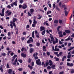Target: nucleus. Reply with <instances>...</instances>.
Segmentation results:
<instances>
[{
  "mask_svg": "<svg viewBox=\"0 0 74 74\" xmlns=\"http://www.w3.org/2000/svg\"><path fill=\"white\" fill-rule=\"evenodd\" d=\"M35 25H36V24H32V27H35Z\"/></svg>",
  "mask_w": 74,
  "mask_h": 74,
  "instance_id": "nucleus-61",
  "label": "nucleus"
},
{
  "mask_svg": "<svg viewBox=\"0 0 74 74\" xmlns=\"http://www.w3.org/2000/svg\"><path fill=\"white\" fill-rule=\"evenodd\" d=\"M34 58L35 60H36V59H38V58L37 56H35Z\"/></svg>",
  "mask_w": 74,
  "mask_h": 74,
  "instance_id": "nucleus-56",
  "label": "nucleus"
},
{
  "mask_svg": "<svg viewBox=\"0 0 74 74\" xmlns=\"http://www.w3.org/2000/svg\"><path fill=\"white\" fill-rule=\"evenodd\" d=\"M29 25H27V26H26V28H29Z\"/></svg>",
  "mask_w": 74,
  "mask_h": 74,
  "instance_id": "nucleus-63",
  "label": "nucleus"
},
{
  "mask_svg": "<svg viewBox=\"0 0 74 74\" xmlns=\"http://www.w3.org/2000/svg\"><path fill=\"white\" fill-rule=\"evenodd\" d=\"M25 37H23L21 38V40H22V41H23V40H25Z\"/></svg>",
  "mask_w": 74,
  "mask_h": 74,
  "instance_id": "nucleus-36",
  "label": "nucleus"
},
{
  "mask_svg": "<svg viewBox=\"0 0 74 74\" xmlns=\"http://www.w3.org/2000/svg\"><path fill=\"white\" fill-rule=\"evenodd\" d=\"M0 70H1V71L2 72H3V69H2V67L0 68Z\"/></svg>",
  "mask_w": 74,
  "mask_h": 74,
  "instance_id": "nucleus-41",
  "label": "nucleus"
},
{
  "mask_svg": "<svg viewBox=\"0 0 74 74\" xmlns=\"http://www.w3.org/2000/svg\"><path fill=\"white\" fill-rule=\"evenodd\" d=\"M71 56V54H70L69 55H68L67 56V58H68V59H70Z\"/></svg>",
  "mask_w": 74,
  "mask_h": 74,
  "instance_id": "nucleus-23",
  "label": "nucleus"
},
{
  "mask_svg": "<svg viewBox=\"0 0 74 74\" xmlns=\"http://www.w3.org/2000/svg\"><path fill=\"white\" fill-rule=\"evenodd\" d=\"M21 56L23 57V58H25V57H26V54H24L23 53H22L21 54Z\"/></svg>",
  "mask_w": 74,
  "mask_h": 74,
  "instance_id": "nucleus-6",
  "label": "nucleus"
},
{
  "mask_svg": "<svg viewBox=\"0 0 74 74\" xmlns=\"http://www.w3.org/2000/svg\"><path fill=\"white\" fill-rule=\"evenodd\" d=\"M45 64H46V66H48V65L49 64V63H47L46 62Z\"/></svg>",
  "mask_w": 74,
  "mask_h": 74,
  "instance_id": "nucleus-47",
  "label": "nucleus"
},
{
  "mask_svg": "<svg viewBox=\"0 0 74 74\" xmlns=\"http://www.w3.org/2000/svg\"><path fill=\"white\" fill-rule=\"evenodd\" d=\"M56 9L58 11H60V10L59 9V8H58V7H56Z\"/></svg>",
  "mask_w": 74,
  "mask_h": 74,
  "instance_id": "nucleus-57",
  "label": "nucleus"
},
{
  "mask_svg": "<svg viewBox=\"0 0 74 74\" xmlns=\"http://www.w3.org/2000/svg\"><path fill=\"white\" fill-rule=\"evenodd\" d=\"M22 8L23 9H25L27 8V5L26 4H24L22 6Z\"/></svg>",
  "mask_w": 74,
  "mask_h": 74,
  "instance_id": "nucleus-4",
  "label": "nucleus"
},
{
  "mask_svg": "<svg viewBox=\"0 0 74 74\" xmlns=\"http://www.w3.org/2000/svg\"><path fill=\"white\" fill-rule=\"evenodd\" d=\"M36 63L38 66H41V61L40 62V59H38L36 61Z\"/></svg>",
  "mask_w": 74,
  "mask_h": 74,
  "instance_id": "nucleus-1",
  "label": "nucleus"
},
{
  "mask_svg": "<svg viewBox=\"0 0 74 74\" xmlns=\"http://www.w3.org/2000/svg\"><path fill=\"white\" fill-rule=\"evenodd\" d=\"M32 37H33V38H34V31H33L32 32Z\"/></svg>",
  "mask_w": 74,
  "mask_h": 74,
  "instance_id": "nucleus-18",
  "label": "nucleus"
},
{
  "mask_svg": "<svg viewBox=\"0 0 74 74\" xmlns=\"http://www.w3.org/2000/svg\"><path fill=\"white\" fill-rule=\"evenodd\" d=\"M52 73V71H51L49 72V74H53V73Z\"/></svg>",
  "mask_w": 74,
  "mask_h": 74,
  "instance_id": "nucleus-64",
  "label": "nucleus"
},
{
  "mask_svg": "<svg viewBox=\"0 0 74 74\" xmlns=\"http://www.w3.org/2000/svg\"><path fill=\"white\" fill-rule=\"evenodd\" d=\"M30 13H31V14H32L33 13V12H34V9H31L30 10Z\"/></svg>",
  "mask_w": 74,
  "mask_h": 74,
  "instance_id": "nucleus-8",
  "label": "nucleus"
},
{
  "mask_svg": "<svg viewBox=\"0 0 74 74\" xmlns=\"http://www.w3.org/2000/svg\"><path fill=\"white\" fill-rule=\"evenodd\" d=\"M12 69H9V71L8 72V74H12Z\"/></svg>",
  "mask_w": 74,
  "mask_h": 74,
  "instance_id": "nucleus-7",
  "label": "nucleus"
},
{
  "mask_svg": "<svg viewBox=\"0 0 74 74\" xmlns=\"http://www.w3.org/2000/svg\"><path fill=\"white\" fill-rule=\"evenodd\" d=\"M74 47H70V48L68 49V51H71V50L72 49H74Z\"/></svg>",
  "mask_w": 74,
  "mask_h": 74,
  "instance_id": "nucleus-10",
  "label": "nucleus"
},
{
  "mask_svg": "<svg viewBox=\"0 0 74 74\" xmlns=\"http://www.w3.org/2000/svg\"><path fill=\"white\" fill-rule=\"evenodd\" d=\"M53 9H54L55 7H56V5L54 4H53Z\"/></svg>",
  "mask_w": 74,
  "mask_h": 74,
  "instance_id": "nucleus-45",
  "label": "nucleus"
},
{
  "mask_svg": "<svg viewBox=\"0 0 74 74\" xmlns=\"http://www.w3.org/2000/svg\"><path fill=\"white\" fill-rule=\"evenodd\" d=\"M18 61L19 62H20L21 63H22V60H18Z\"/></svg>",
  "mask_w": 74,
  "mask_h": 74,
  "instance_id": "nucleus-38",
  "label": "nucleus"
},
{
  "mask_svg": "<svg viewBox=\"0 0 74 74\" xmlns=\"http://www.w3.org/2000/svg\"><path fill=\"white\" fill-rule=\"evenodd\" d=\"M55 38L56 39V43H58V39L56 37H55Z\"/></svg>",
  "mask_w": 74,
  "mask_h": 74,
  "instance_id": "nucleus-20",
  "label": "nucleus"
},
{
  "mask_svg": "<svg viewBox=\"0 0 74 74\" xmlns=\"http://www.w3.org/2000/svg\"><path fill=\"white\" fill-rule=\"evenodd\" d=\"M34 49H33L32 48H31L30 49V53H32V52H33L34 51Z\"/></svg>",
  "mask_w": 74,
  "mask_h": 74,
  "instance_id": "nucleus-15",
  "label": "nucleus"
},
{
  "mask_svg": "<svg viewBox=\"0 0 74 74\" xmlns=\"http://www.w3.org/2000/svg\"><path fill=\"white\" fill-rule=\"evenodd\" d=\"M59 55L60 56H62V52H60L59 53Z\"/></svg>",
  "mask_w": 74,
  "mask_h": 74,
  "instance_id": "nucleus-49",
  "label": "nucleus"
},
{
  "mask_svg": "<svg viewBox=\"0 0 74 74\" xmlns=\"http://www.w3.org/2000/svg\"><path fill=\"white\" fill-rule=\"evenodd\" d=\"M58 34L60 35H59V37H63V34H62V31L59 32H58Z\"/></svg>",
  "mask_w": 74,
  "mask_h": 74,
  "instance_id": "nucleus-3",
  "label": "nucleus"
},
{
  "mask_svg": "<svg viewBox=\"0 0 74 74\" xmlns=\"http://www.w3.org/2000/svg\"><path fill=\"white\" fill-rule=\"evenodd\" d=\"M62 7L63 8V7H66V6L65 5H62Z\"/></svg>",
  "mask_w": 74,
  "mask_h": 74,
  "instance_id": "nucleus-59",
  "label": "nucleus"
},
{
  "mask_svg": "<svg viewBox=\"0 0 74 74\" xmlns=\"http://www.w3.org/2000/svg\"><path fill=\"white\" fill-rule=\"evenodd\" d=\"M59 22L60 23H62V20H59Z\"/></svg>",
  "mask_w": 74,
  "mask_h": 74,
  "instance_id": "nucleus-48",
  "label": "nucleus"
},
{
  "mask_svg": "<svg viewBox=\"0 0 74 74\" xmlns=\"http://www.w3.org/2000/svg\"><path fill=\"white\" fill-rule=\"evenodd\" d=\"M20 3H21V4H22L23 3V0H20Z\"/></svg>",
  "mask_w": 74,
  "mask_h": 74,
  "instance_id": "nucleus-28",
  "label": "nucleus"
},
{
  "mask_svg": "<svg viewBox=\"0 0 74 74\" xmlns=\"http://www.w3.org/2000/svg\"><path fill=\"white\" fill-rule=\"evenodd\" d=\"M12 14V12H10L8 14V16H9L10 15H11Z\"/></svg>",
  "mask_w": 74,
  "mask_h": 74,
  "instance_id": "nucleus-30",
  "label": "nucleus"
},
{
  "mask_svg": "<svg viewBox=\"0 0 74 74\" xmlns=\"http://www.w3.org/2000/svg\"><path fill=\"white\" fill-rule=\"evenodd\" d=\"M37 55H38V53H36V54L34 53L33 54V56L34 57H35V56H37Z\"/></svg>",
  "mask_w": 74,
  "mask_h": 74,
  "instance_id": "nucleus-26",
  "label": "nucleus"
},
{
  "mask_svg": "<svg viewBox=\"0 0 74 74\" xmlns=\"http://www.w3.org/2000/svg\"><path fill=\"white\" fill-rule=\"evenodd\" d=\"M1 55L3 56H5V53H3L1 54Z\"/></svg>",
  "mask_w": 74,
  "mask_h": 74,
  "instance_id": "nucleus-29",
  "label": "nucleus"
},
{
  "mask_svg": "<svg viewBox=\"0 0 74 74\" xmlns=\"http://www.w3.org/2000/svg\"><path fill=\"white\" fill-rule=\"evenodd\" d=\"M23 69L22 68H19L18 69L19 71H22Z\"/></svg>",
  "mask_w": 74,
  "mask_h": 74,
  "instance_id": "nucleus-51",
  "label": "nucleus"
},
{
  "mask_svg": "<svg viewBox=\"0 0 74 74\" xmlns=\"http://www.w3.org/2000/svg\"><path fill=\"white\" fill-rule=\"evenodd\" d=\"M30 41L31 40H29L27 41V43H28V44H30Z\"/></svg>",
  "mask_w": 74,
  "mask_h": 74,
  "instance_id": "nucleus-34",
  "label": "nucleus"
},
{
  "mask_svg": "<svg viewBox=\"0 0 74 74\" xmlns=\"http://www.w3.org/2000/svg\"><path fill=\"white\" fill-rule=\"evenodd\" d=\"M10 26L11 27V29H13V25H12V24H11L10 25Z\"/></svg>",
  "mask_w": 74,
  "mask_h": 74,
  "instance_id": "nucleus-42",
  "label": "nucleus"
},
{
  "mask_svg": "<svg viewBox=\"0 0 74 74\" xmlns=\"http://www.w3.org/2000/svg\"><path fill=\"white\" fill-rule=\"evenodd\" d=\"M54 51H59V49L57 48H55Z\"/></svg>",
  "mask_w": 74,
  "mask_h": 74,
  "instance_id": "nucleus-24",
  "label": "nucleus"
},
{
  "mask_svg": "<svg viewBox=\"0 0 74 74\" xmlns=\"http://www.w3.org/2000/svg\"><path fill=\"white\" fill-rule=\"evenodd\" d=\"M27 14L29 16H32V14H30L29 12H28Z\"/></svg>",
  "mask_w": 74,
  "mask_h": 74,
  "instance_id": "nucleus-31",
  "label": "nucleus"
},
{
  "mask_svg": "<svg viewBox=\"0 0 74 74\" xmlns=\"http://www.w3.org/2000/svg\"><path fill=\"white\" fill-rule=\"evenodd\" d=\"M23 35H26V32H23Z\"/></svg>",
  "mask_w": 74,
  "mask_h": 74,
  "instance_id": "nucleus-55",
  "label": "nucleus"
},
{
  "mask_svg": "<svg viewBox=\"0 0 74 74\" xmlns=\"http://www.w3.org/2000/svg\"><path fill=\"white\" fill-rule=\"evenodd\" d=\"M64 13L65 14L66 16H67V14H68V13H67V11L66 10H65L64 11Z\"/></svg>",
  "mask_w": 74,
  "mask_h": 74,
  "instance_id": "nucleus-27",
  "label": "nucleus"
},
{
  "mask_svg": "<svg viewBox=\"0 0 74 74\" xmlns=\"http://www.w3.org/2000/svg\"><path fill=\"white\" fill-rule=\"evenodd\" d=\"M52 66L51 67L52 69H55V65H52Z\"/></svg>",
  "mask_w": 74,
  "mask_h": 74,
  "instance_id": "nucleus-13",
  "label": "nucleus"
},
{
  "mask_svg": "<svg viewBox=\"0 0 74 74\" xmlns=\"http://www.w3.org/2000/svg\"><path fill=\"white\" fill-rule=\"evenodd\" d=\"M54 23L56 24H57V23H58V20H55L54 21Z\"/></svg>",
  "mask_w": 74,
  "mask_h": 74,
  "instance_id": "nucleus-21",
  "label": "nucleus"
},
{
  "mask_svg": "<svg viewBox=\"0 0 74 74\" xmlns=\"http://www.w3.org/2000/svg\"><path fill=\"white\" fill-rule=\"evenodd\" d=\"M8 36H10L11 35V33L10 32H9L8 33Z\"/></svg>",
  "mask_w": 74,
  "mask_h": 74,
  "instance_id": "nucleus-50",
  "label": "nucleus"
},
{
  "mask_svg": "<svg viewBox=\"0 0 74 74\" xmlns=\"http://www.w3.org/2000/svg\"><path fill=\"white\" fill-rule=\"evenodd\" d=\"M56 61H59V58H56Z\"/></svg>",
  "mask_w": 74,
  "mask_h": 74,
  "instance_id": "nucleus-62",
  "label": "nucleus"
},
{
  "mask_svg": "<svg viewBox=\"0 0 74 74\" xmlns=\"http://www.w3.org/2000/svg\"><path fill=\"white\" fill-rule=\"evenodd\" d=\"M66 58V56H64L63 58H62V61L63 62L64 60V59Z\"/></svg>",
  "mask_w": 74,
  "mask_h": 74,
  "instance_id": "nucleus-12",
  "label": "nucleus"
},
{
  "mask_svg": "<svg viewBox=\"0 0 74 74\" xmlns=\"http://www.w3.org/2000/svg\"><path fill=\"white\" fill-rule=\"evenodd\" d=\"M7 8H8L10 9L11 8V6L10 5H8L7 6Z\"/></svg>",
  "mask_w": 74,
  "mask_h": 74,
  "instance_id": "nucleus-43",
  "label": "nucleus"
},
{
  "mask_svg": "<svg viewBox=\"0 0 74 74\" xmlns=\"http://www.w3.org/2000/svg\"><path fill=\"white\" fill-rule=\"evenodd\" d=\"M47 55L48 56H49V55H50V53H49V52H47Z\"/></svg>",
  "mask_w": 74,
  "mask_h": 74,
  "instance_id": "nucleus-52",
  "label": "nucleus"
},
{
  "mask_svg": "<svg viewBox=\"0 0 74 74\" xmlns=\"http://www.w3.org/2000/svg\"><path fill=\"white\" fill-rule=\"evenodd\" d=\"M59 5H60V7H61V5H62V2H60L59 3Z\"/></svg>",
  "mask_w": 74,
  "mask_h": 74,
  "instance_id": "nucleus-46",
  "label": "nucleus"
},
{
  "mask_svg": "<svg viewBox=\"0 0 74 74\" xmlns=\"http://www.w3.org/2000/svg\"><path fill=\"white\" fill-rule=\"evenodd\" d=\"M59 44H63V42H61V41L60 40L59 41Z\"/></svg>",
  "mask_w": 74,
  "mask_h": 74,
  "instance_id": "nucleus-53",
  "label": "nucleus"
},
{
  "mask_svg": "<svg viewBox=\"0 0 74 74\" xmlns=\"http://www.w3.org/2000/svg\"><path fill=\"white\" fill-rule=\"evenodd\" d=\"M48 40H49L50 44H52V42H51V39H50V38H48Z\"/></svg>",
  "mask_w": 74,
  "mask_h": 74,
  "instance_id": "nucleus-33",
  "label": "nucleus"
},
{
  "mask_svg": "<svg viewBox=\"0 0 74 74\" xmlns=\"http://www.w3.org/2000/svg\"><path fill=\"white\" fill-rule=\"evenodd\" d=\"M70 73L71 74H73L74 73V69H71V72Z\"/></svg>",
  "mask_w": 74,
  "mask_h": 74,
  "instance_id": "nucleus-17",
  "label": "nucleus"
},
{
  "mask_svg": "<svg viewBox=\"0 0 74 74\" xmlns=\"http://www.w3.org/2000/svg\"><path fill=\"white\" fill-rule=\"evenodd\" d=\"M33 23L35 24V25H36V24H37V21L35 20L34 19Z\"/></svg>",
  "mask_w": 74,
  "mask_h": 74,
  "instance_id": "nucleus-19",
  "label": "nucleus"
},
{
  "mask_svg": "<svg viewBox=\"0 0 74 74\" xmlns=\"http://www.w3.org/2000/svg\"><path fill=\"white\" fill-rule=\"evenodd\" d=\"M35 71H32V73H31V74H35Z\"/></svg>",
  "mask_w": 74,
  "mask_h": 74,
  "instance_id": "nucleus-58",
  "label": "nucleus"
},
{
  "mask_svg": "<svg viewBox=\"0 0 74 74\" xmlns=\"http://www.w3.org/2000/svg\"><path fill=\"white\" fill-rule=\"evenodd\" d=\"M6 67L8 69H9V68H10V66H9V64H7L6 65Z\"/></svg>",
  "mask_w": 74,
  "mask_h": 74,
  "instance_id": "nucleus-35",
  "label": "nucleus"
},
{
  "mask_svg": "<svg viewBox=\"0 0 74 74\" xmlns=\"http://www.w3.org/2000/svg\"><path fill=\"white\" fill-rule=\"evenodd\" d=\"M49 62L50 63L49 65L51 66H52V64H53V63H52V62L51 60H49Z\"/></svg>",
  "mask_w": 74,
  "mask_h": 74,
  "instance_id": "nucleus-9",
  "label": "nucleus"
},
{
  "mask_svg": "<svg viewBox=\"0 0 74 74\" xmlns=\"http://www.w3.org/2000/svg\"><path fill=\"white\" fill-rule=\"evenodd\" d=\"M28 67L29 68H30L31 70H32L33 69V67L32 66H31L29 65H28Z\"/></svg>",
  "mask_w": 74,
  "mask_h": 74,
  "instance_id": "nucleus-25",
  "label": "nucleus"
},
{
  "mask_svg": "<svg viewBox=\"0 0 74 74\" xmlns=\"http://www.w3.org/2000/svg\"><path fill=\"white\" fill-rule=\"evenodd\" d=\"M29 46L30 47H33V45L30 44L29 45Z\"/></svg>",
  "mask_w": 74,
  "mask_h": 74,
  "instance_id": "nucleus-54",
  "label": "nucleus"
},
{
  "mask_svg": "<svg viewBox=\"0 0 74 74\" xmlns=\"http://www.w3.org/2000/svg\"><path fill=\"white\" fill-rule=\"evenodd\" d=\"M4 10H5V8H3L2 9V13H0V15L1 16H4Z\"/></svg>",
  "mask_w": 74,
  "mask_h": 74,
  "instance_id": "nucleus-2",
  "label": "nucleus"
},
{
  "mask_svg": "<svg viewBox=\"0 0 74 74\" xmlns=\"http://www.w3.org/2000/svg\"><path fill=\"white\" fill-rule=\"evenodd\" d=\"M73 63H71L70 64V67H72V66H73Z\"/></svg>",
  "mask_w": 74,
  "mask_h": 74,
  "instance_id": "nucleus-40",
  "label": "nucleus"
},
{
  "mask_svg": "<svg viewBox=\"0 0 74 74\" xmlns=\"http://www.w3.org/2000/svg\"><path fill=\"white\" fill-rule=\"evenodd\" d=\"M13 4L14 5H15L16 6V5H17V1H16L15 2H14Z\"/></svg>",
  "mask_w": 74,
  "mask_h": 74,
  "instance_id": "nucleus-14",
  "label": "nucleus"
},
{
  "mask_svg": "<svg viewBox=\"0 0 74 74\" xmlns=\"http://www.w3.org/2000/svg\"><path fill=\"white\" fill-rule=\"evenodd\" d=\"M65 32H66V33L67 34L70 33V31L68 30H65Z\"/></svg>",
  "mask_w": 74,
  "mask_h": 74,
  "instance_id": "nucleus-11",
  "label": "nucleus"
},
{
  "mask_svg": "<svg viewBox=\"0 0 74 74\" xmlns=\"http://www.w3.org/2000/svg\"><path fill=\"white\" fill-rule=\"evenodd\" d=\"M40 32H42V30H44L45 29V27H44L42 26L40 27Z\"/></svg>",
  "mask_w": 74,
  "mask_h": 74,
  "instance_id": "nucleus-5",
  "label": "nucleus"
},
{
  "mask_svg": "<svg viewBox=\"0 0 74 74\" xmlns=\"http://www.w3.org/2000/svg\"><path fill=\"white\" fill-rule=\"evenodd\" d=\"M51 66H48L47 67V69H51Z\"/></svg>",
  "mask_w": 74,
  "mask_h": 74,
  "instance_id": "nucleus-37",
  "label": "nucleus"
},
{
  "mask_svg": "<svg viewBox=\"0 0 74 74\" xmlns=\"http://www.w3.org/2000/svg\"><path fill=\"white\" fill-rule=\"evenodd\" d=\"M70 63L69 62H67V66H69V67H70Z\"/></svg>",
  "mask_w": 74,
  "mask_h": 74,
  "instance_id": "nucleus-39",
  "label": "nucleus"
},
{
  "mask_svg": "<svg viewBox=\"0 0 74 74\" xmlns=\"http://www.w3.org/2000/svg\"><path fill=\"white\" fill-rule=\"evenodd\" d=\"M63 73H64V72H63V71L60 72V73L59 74H63Z\"/></svg>",
  "mask_w": 74,
  "mask_h": 74,
  "instance_id": "nucleus-60",
  "label": "nucleus"
},
{
  "mask_svg": "<svg viewBox=\"0 0 74 74\" xmlns=\"http://www.w3.org/2000/svg\"><path fill=\"white\" fill-rule=\"evenodd\" d=\"M13 22H15L16 21H17V19L16 18H14L13 19Z\"/></svg>",
  "mask_w": 74,
  "mask_h": 74,
  "instance_id": "nucleus-22",
  "label": "nucleus"
},
{
  "mask_svg": "<svg viewBox=\"0 0 74 74\" xmlns=\"http://www.w3.org/2000/svg\"><path fill=\"white\" fill-rule=\"evenodd\" d=\"M45 30L42 32V35H44L45 34Z\"/></svg>",
  "mask_w": 74,
  "mask_h": 74,
  "instance_id": "nucleus-16",
  "label": "nucleus"
},
{
  "mask_svg": "<svg viewBox=\"0 0 74 74\" xmlns=\"http://www.w3.org/2000/svg\"><path fill=\"white\" fill-rule=\"evenodd\" d=\"M40 44L39 42H37V43L36 44V45L38 47H39L40 46Z\"/></svg>",
  "mask_w": 74,
  "mask_h": 74,
  "instance_id": "nucleus-32",
  "label": "nucleus"
},
{
  "mask_svg": "<svg viewBox=\"0 0 74 74\" xmlns=\"http://www.w3.org/2000/svg\"><path fill=\"white\" fill-rule=\"evenodd\" d=\"M71 45V43H69L68 45V47H70Z\"/></svg>",
  "mask_w": 74,
  "mask_h": 74,
  "instance_id": "nucleus-44",
  "label": "nucleus"
}]
</instances>
